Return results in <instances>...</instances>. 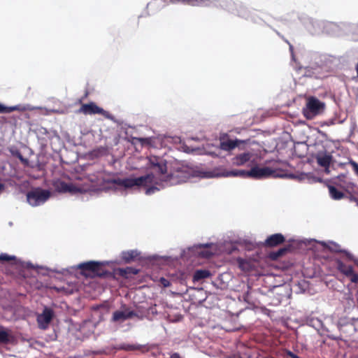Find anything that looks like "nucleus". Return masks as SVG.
Wrapping results in <instances>:
<instances>
[{
    "label": "nucleus",
    "instance_id": "1",
    "mask_svg": "<svg viewBox=\"0 0 358 358\" xmlns=\"http://www.w3.org/2000/svg\"><path fill=\"white\" fill-rule=\"evenodd\" d=\"M312 157L319 166H327L335 162L333 154L335 152L333 142L331 141H316L313 145Z\"/></svg>",
    "mask_w": 358,
    "mask_h": 358
},
{
    "label": "nucleus",
    "instance_id": "2",
    "mask_svg": "<svg viewBox=\"0 0 358 358\" xmlns=\"http://www.w3.org/2000/svg\"><path fill=\"white\" fill-rule=\"evenodd\" d=\"M316 53L306 52L303 55L302 64L299 65V70L301 71L303 76L309 78H321L322 66L319 64Z\"/></svg>",
    "mask_w": 358,
    "mask_h": 358
},
{
    "label": "nucleus",
    "instance_id": "3",
    "mask_svg": "<svg viewBox=\"0 0 358 358\" xmlns=\"http://www.w3.org/2000/svg\"><path fill=\"white\" fill-rule=\"evenodd\" d=\"M109 262L103 261H88L79 264L77 268L80 270V273L85 276L99 277L107 278L111 276L110 271L103 268V266L108 265Z\"/></svg>",
    "mask_w": 358,
    "mask_h": 358
},
{
    "label": "nucleus",
    "instance_id": "4",
    "mask_svg": "<svg viewBox=\"0 0 358 358\" xmlns=\"http://www.w3.org/2000/svg\"><path fill=\"white\" fill-rule=\"evenodd\" d=\"M154 178V174L150 173L138 177L112 178L109 180V182L117 186L122 187L124 189H130L135 187H146L148 184L153 182Z\"/></svg>",
    "mask_w": 358,
    "mask_h": 358
},
{
    "label": "nucleus",
    "instance_id": "5",
    "mask_svg": "<svg viewBox=\"0 0 358 358\" xmlns=\"http://www.w3.org/2000/svg\"><path fill=\"white\" fill-rule=\"evenodd\" d=\"M214 252L210 250H201L199 244H195L186 249H180L179 255H164L161 258L167 262H177L180 259L189 258L191 256H199L203 258H210Z\"/></svg>",
    "mask_w": 358,
    "mask_h": 358
},
{
    "label": "nucleus",
    "instance_id": "6",
    "mask_svg": "<svg viewBox=\"0 0 358 358\" xmlns=\"http://www.w3.org/2000/svg\"><path fill=\"white\" fill-rule=\"evenodd\" d=\"M203 177L206 178H229V177H238L241 178H249L248 170L243 169H231L227 170L222 166H216L212 170L204 171Z\"/></svg>",
    "mask_w": 358,
    "mask_h": 358
},
{
    "label": "nucleus",
    "instance_id": "7",
    "mask_svg": "<svg viewBox=\"0 0 358 358\" xmlns=\"http://www.w3.org/2000/svg\"><path fill=\"white\" fill-rule=\"evenodd\" d=\"M249 178L255 180H262L270 177L273 178H296V176L292 173L290 174H277L275 171L268 166L261 167L255 165L248 170Z\"/></svg>",
    "mask_w": 358,
    "mask_h": 358
},
{
    "label": "nucleus",
    "instance_id": "8",
    "mask_svg": "<svg viewBox=\"0 0 358 358\" xmlns=\"http://www.w3.org/2000/svg\"><path fill=\"white\" fill-rule=\"evenodd\" d=\"M51 192L40 187L31 188L26 194L28 203L36 207L44 204L51 196Z\"/></svg>",
    "mask_w": 358,
    "mask_h": 358
},
{
    "label": "nucleus",
    "instance_id": "9",
    "mask_svg": "<svg viewBox=\"0 0 358 358\" xmlns=\"http://www.w3.org/2000/svg\"><path fill=\"white\" fill-rule=\"evenodd\" d=\"M324 108V102L315 96H310L306 101V106L302 109V113L306 119L311 120L322 113Z\"/></svg>",
    "mask_w": 358,
    "mask_h": 358
},
{
    "label": "nucleus",
    "instance_id": "10",
    "mask_svg": "<svg viewBox=\"0 0 358 358\" xmlns=\"http://www.w3.org/2000/svg\"><path fill=\"white\" fill-rule=\"evenodd\" d=\"M329 182L331 184L343 189L348 193L355 192L357 187L353 182L352 179L350 177L348 171H345L343 173L331 177Z\"/></svg>",
    "mask_w": 358,
    "mask_h": 358
},
{
    "label": "nucleus",
    "instance_id": "11",
    "mask_svg": "<svg viewBox=\"0 0 358 358\" xmlns=\"http://www.w3.org/2000/svg\"><path fill=\"white\" fill-rule=\"evenodd\" d=\"M323 25V34L330 36L348 35V28L350 26L348 22H334L326 20H324Z\"/></svg>",
    "mask_w": 358,
    "mask_h": 358
},
{
    "label": "nucleus",
    "instance_id": "12",
    "mask_svg": "<svg viewBox=\"0 0 358 358\" xmlns=\"http://www.w3.org/2000/svg\"><path fill=\"white\" fill-rule=\"evenodd\" d=\"M55 317V313L51 308L45 306L42 313L38 314L36 318L39 329L45 330Z\"/></svg>",
    "mask_w": 358,
    "mask_h": 358
},
{
    "label": "nucleus",
    "instance_id": "13",
    "mask_svg": "<svg viewBox=\"0 0 358 358\" xmlns=\"http://www.w3.org/2000/svg\"><path fill=\"white\" fill-rule=\"evenodd\" d=\"M38 143L40 147L43 149L47 147L49 140L57 136V133L54 131H49L46 128L41 127L36 130Z\"/></svg>",
    "mask_w": 358,
    "mask_h": 358
},
{
    "label": "nucleus",
    "instance_id": "14",
    "mask_svg": "<svg viewBox=\"0 0 358 358\" xmlns=\"http://www.w3.org/2000/svg\"><path fill=\"white\" fill-rule=\"evenodd\" d=\"M304 24L306 30L311 35H320L323 34L324 20L308 17Z\"/></svg>",
    "mask_w": 358,
    "mask_h": 358
},
{
    "label": "nucleus",
    "instance_id": "15",
    "mask_svg": "<svg viewBox=\"0 0 358 358\" xmlns=\"http://www.w3.org/2000/svg\"><path fill=\"white\" fill-rule=\"evenodd\" d=\"M123 308L124 310H116L113 313L111 318L112 322H124L138 315L137 313H136L134 310H129L126 307L125 305L123 306Z\"/></svg>",
    "mask_w": 358,
    "mask_h": 358
},
{
    "label": "nucleus",
    "instance_id": "16",
    "mask_svg": "<svg viewBox=\"0 0 358 358\" xmlns=\"http://www.w3.org/2000/svg\"><path fill=\"white\" fill-rule=\"evenodd\" d=\"M248 141H249L248 139V140H241L238 138L231 139L229 138H220L219 148L222 150L229 152V151L233 150L236 148L239 147V145L241 144H245V143H248Z\"/></svg>",
    "mask_w": 358,
    "mask_h": 358
},
{
    "label": "nucleus",
    "instance_id": "17",
    "mask_svg": "<svg viewBox=\"0 0 358 358\" xmlns=\"http://www.w3.org/2000/svg\"><path fill=\"white\" fill-rule=\"evenodd\" d=\"M236 13L239 17L247 20H250L256 24H261L263 21L262 17L257 16L253 10H249L244 6H240L237 9Z\"/></svg>",
    "mask_w": 358,
    "mask_h": 358
},
{
    "label": "nucleus",
    "instance_id": "18",
    "mask_svg": "<svg viewBox=\"0 0 358 358\" xmlns=\"http://www.w3.org/2000/svg\"><path fill=\"white\" fill-rule=\"evenodd\" d=\"M138 269L131 266H127L125 268H117L113 269V271H110L112 275L108 276L107 278L115 279L116 278V275H119L124 278H129L132 275L138 274Z\"/></svg>",
    "mask_w": 358,
    "mask_h": 358
},
{
    "label": "nucleus",
    "instance_id": "19",
    "mask_svg": "<svg viewBox=\"0 0 358 358\" xmlns=\"http://www.w3.org/2000/svg\"><path fill=\"white\" fill-rule=\"evenodd\" d=\"M285 242V237L281 233H276L268 236L264 241V245L266 247H275Z\"/></svg>",
    "mask_w": 358,
    "mask_h": 358
},
{
    "label": "nucleus",
    "instance_id": "20",
    "mask_svg": "<svg viewBox=\"0 0 358 358\" xmlns=\"http://www.w3.org/2000/svg\"><path fill=\"white\" fill-rule=\"evenodd\" d=\"M17 339L10 330L0 327V344H15Z\"/></svg>",
    "mask_w": 358,
    "mask_h": 358
},
{
    "label": "nucleus",
    "instance_id": "21",
    "mask_svg": "<svg viewBox=\"0 0 358 358\" xmlns=\"http://www.w3.org/2000/svg\"><path fill=\"white\" fill-rule=\"evenodd\" d=\"M101 111V108L98 106L94 102H90L88 103H84L78 109V113H83L85 115H95L99 114Z\"/></svg>",
    "mask_w": 358,
    "mask_h": 358
},
{
    "label": "nucleus",
    "instance_id": "22",
    "mask_svg": "<svg viewBox=\"0 0 358 358\" xmlns=\"http://www.w3.org/2000/svg\"><path fill=\"white\" fill-rule=\"evenodd\" d=\"M321 245H322L326 248H328L331 252H334L337 253H343L344 254L347 258H352V254H351L349 251L345 249H341L340 245L338 243L330 241L329 245H328L324 241L320 242Z\"/></svg>",
    "mask_w": 358,
    "mask_h": 358
},
{
    "label": "nucleus",
    "instance_id": "23",
    "mask_svg": "<svg viewBox=\"0 0 358 358\" xmlns=\"http://www.w3.org/2000/svg\"><path fill=\"white\" fill-rule=\"evenodd\" d=\"M252 155L250 152H244L241 154L236 155L231 159V164L234 166H243L245 163L250 161Z\"/></svg>",
    "mask_w": 358,
    "mask_h": 358
},
{
    "label": "nucleus",
    "instance_id": "24",
    "mask_svg": "<svg viewBox=\"0 0 358 358\" xmlns=\"http://www.w3.org/2000/svg\"><path fill=\"white\" fill-rule=\"evenodd\" d=\"M310 288L309 281L305 279H301L292 282V289L297 294H304Z\"/></svg>",
    "mask_w": 358,
    "mask_h": 358
},
{
    "label": "nucleus",
    "instance_id": "25",
    "mask_svg": "<svg viewBox=\"0 0 358 358\" xmlns=\"http://www.w3.org/2000/svg\"><path fill=\"white\" fill-rule=\"evenodd\" d=\"M208 3H210V6L222 8L230 12L233 11L232 8L234 5V3L231 0H210Z\"/></svg>",
    "mask_w": 358,
    "mask_h": 358
},
{
    "label": "nucleus",
    "instance_id": "26",
    "mask_svg": "<svg viewBox=\"0 0 358 358\" xmlns=\"http://www.w3.org/2000/svg\"><path fill=\"white\" fill-rule=\"evenodd\" d=\"M140 255L141 252L138 250H125L121 252V258L125 263L129 264L134 261Z\"/></svg>",
    "mask_w": 358,
    "mask_h": 358
},
{
    "label": "nucleus",
    "instance_id": "27",
    "mask_svg": "<svg viewBox=\"0 0 358 358\" xmlns=\"http://www.w3.org/2000/svg\"><path fill=\"white\" fill-rule=\"evenodd\" d=\"M210 0H171L173 3L181 2L185 4L189 5L191 6H206L210 7V3H208Z\"/></svg>",
    "mask_w": 358,
    "mask_h": 358
},
{
    "label": "nucleus",
    "instance_id": "28",
    "mask_svg": "<svg viewBox=\"0 0 358 358\" xmlns=\"http://www.w3.org/2000/svg\"><path fill=\"white\" fill-rule=\"evenodd\" d=\"M8 150L13 157H17L22 164L25 166H29V161L28 159L24 157L21 154L20 150L15 146H10L8 148Z\"/></svg>",
    "mask_w": 358,
    "mask_h": 358
},
{
    "label": "nucleus",
    "instance_id": "29",
    "mask_svg": "<svg viewBox=\"0 0 358 358\" xmlns=\"http://www.w3.org/2000/svg\"><path fill=\"white\" fill-rule=\"evenodd\" d=\"M211 275V273L208 269H197L194 271L192 276L193 282H197L200 280H205Z\"/></svg>",
    "mask_w": 358,
    "mask_h": 358
},
{
    "label": "nucleus",
    "instance_id": "30",
    "mask_svg": "<svg viewBox=\"0 0 358 358\" xmlns=\"http://www.w3.org/2000/svg\"><path fill=\"white\" fill-rule=\"evenodd\" d=\"M348 164H350L358 176V163L352 159H350L348 162H338L335 159V162L331 164V169L336 170L338 168H344Z\"/></svg>",
    "mask_w": 358,
    "mask_h": 358
},
{
    "label": "nucleus",
    "instance_id": "31",
    "mask_svg": "<svg viewBox=\"0 0 358 358\" xmlns=\"http://www.w3.org/2000/svg\"><path fill=\"white\" fill-rule=\"evenodd\" d=\"M144 348H146V351H148V348L147 347V345H141V344H129V343H122L120 344L117 349L118 350H124L126 351H131V350H141Z\"/></svg>",
    "mask_w": 358,
    "mask_h": 358
},
{
    "label": "nucleus",
    "instance_id": "32",
    "mask_svg": "<svg viewBox=\"0 0 358 358\" xmlns=\"http://www.w3.org/2000/svg\"><path fill=\"white\" fill-rule=\"evenodd\" d=\"M292 248H293V247L292 245H290V244L286 245L282 248H280L276 251L271 252V257L273 259H277L284 256L287 252L292 251Z\"/></svg>",
    "mask_w": 358,
    "mask_h": 358
},
{
    "label": "nucleus",
    "instance_id": "33",
    "mask_svg": "<svg viewBox=\"0 0 358 358\" xmlns=\"http://www.w3.org/2000/svg\"><path fill=\"white\" fill-rule=\"evenodd\" d=\"M331 198L334 200H341L345 196L344 193L339 190L334 185H329L327 186Z\"/></svg>",
    "mask_w": 358,
    "mask_h": 358
},
{
    "label": "nucleus",
    "instance_id": "34",
    "mask_svg": "<svg viewBox=\"0 0 358 358\" xmlns=\"http://www.w3.org/2000/svg\"><path fill=\"white\" fill-rule=\"evenodd\" d=\"M152 170H153L155 173H159V174H165L167 172V166H166V161L164 159L163 161H161V162L157 165L155 167H154Z\"/></svg>",
    "mask_w": 358,
    "mask_h": 358
},
{
    "label": "nucleus",
    "instance_id": "35",
    "mask_svg": "<svg viewBox=\"0 0 358 358\" xmlns=\"http://www.w3.org/2000/svg\"><path fill=\"white\" fill-rule=\"evenodd\" d=\"M73 185L71 184H68L66 182L61 181L57 186V190L60 192H73L74 189H73Z\"/></svg>",
    "mask_w": 358,
    "mask_h": 358
},
{
    "label": "nucleus",
    "instance_id": "36",
    "mask_svg": "<svg viewBox=\"0 0 358 358\" xmlns=\"http://www.w3.org/2000/svg\"><path fill=\"white\" fill-rule=\"evenodd\" d=\"M164 159L157 157V156H151L148 158V164L149 167L152 169L154 167H155L157 165H158L161 161H163Z\"/></svg>",
    "mask_w": 358,
    "mask_h": 358
},
{
    "label": "nucleus",
    "instance_id": "37",
    "mask_svg": "<svg viewBox=\"0 0 358 358\" xmlns=\"http://www.w3.org/2000/svg\"><path fill=\"white\" fill-rule=\"evenodd\" d=\"M307 324L316 329L322 327V322L318 318H310L307 321Z\"/></svg>",
    "mask_w": 358,
    "mask_h": 358
},
{
    "label": "nucleus",
    "instance_id": "38",
    "mask_svg": "<svg viewBox=\"0 0 358 358\" xmlns=\"http://www.w3.org/2000/svg\"><path fill=\"white\" fill-rule=\"evenodd\" d=\"M349 24L351 26H350V27L348 28V35L358 34V22L356 24L349 22Z\"/></svg>",
    "mask_w": 358,
    "mask_h": 358
},
{
    "label": "nucleus",
    "instance_id": "39",
    "mask_svg": "<svg viewBox=\"0 0 358 358\" xmlns=\"http://www.w3.org/2000/svg\"><path fill=\"white\" fill-rule=\"evenodd\" d=\"M14 111L13 106H7L0 103V114L10 113Z\"/></svg>",
    "mask_w": 358,
    "mask_h": 358
},
{
    "label": "nucleus",
    "instance_id": "40",
    "mask_svg": "<svg viewBox=\"0 0 358 358\" xmlns=\"http://www.w3.org/2000/svg\"><path fill=\"white\" fill-rule=\"evenodd\" d=\"M17 257L15 255H9L6 253L0 254V261L8 262L10 260H16Z\"/></svg>",
    "mask_w": 358,
    "mask_h": 358
},
{
    "label": "nucleus",
    "instance_id": "41",
    "mask_svg": "<svg viewBox=\"0 0 358 358\" xmlns=\"http://www.w3.org/2000/svg\"><path fill=\"white\" fill-rule=\"evenodd\" d=\"M99 114L102 115L104 117H106L108 120L115 122V117L111 113H110L108 111L105 110L102 108H101V111H100V113Z\"/></svg>",
    "mask_w": 358,
    "mask_h": 358
},
{
    "label": "nucleus",
    "instance_id": "42",
    "mask_svg": "<svg viewBox=\"0 0 358 358\" xmlns=\"http://www.w3.org/2000/svg\"><path fill=\"white\" fill-rule=\"evenodd\" d=\"M157 191H159V188L155 185H152L145 189V194L146 195H152L157 192Z\"/></svg>",
    "mask_w": 358,
    "mask_h": 358
},
{
    "label": "nucleus",
    "instance_id": "43",
    "mask_svg": "<svg viewBox=\"0 0 358 358\" xmlns=\"http://www.w3.org/2000/svg\"><path fill=\"white\" fill-rule=\"evenodd\" d=\"M337 269L342 273L345 270L348 266H346L341 259H337L336 261Z\"/></svg>",
    "mask_w": 358,
    "mask_h": 358
},
{
    "label": "nucleus",
    "instance_id": "44",
    "mask_svg": "<svg viewBox=\"0 0 358 358\" xmlns=\"http://www.w3.org/2000/svg\"><path fill=\"white\" fill-rule=\"evenodd\" d=\"M159 282L164 287H169L171 285L170 281L164 277L160 278Z\"/></svg>",
    "mask_w": 358,
    "mask_h": 358
},
{
    "label": "nucleus",
    "instance_id": "45",
    "mask_svg": "<svg viewBox=\"0 0 358 358\" xmlns=\"http://www.w3.org/2000/svg\"><path fill=\"white\" fill-rule=\"evenodd\" d=\"M355 272L352 266H348L345 270L343 271V273L345 276L348 277L352 275V273Z\"/></svg>",
    "mask_w": 358,
    "mask_h": 358
},
{
    "label": "nucleus",
    "instance_id": "46",
    "mask_svg": "<svg viewBox=\"0 0 358 358\" xmlns=\"http://www.w3.org/2000/svg\"><path fill=\"white\" fill-rule=\"evenodd\" d=\"M201 246V250H209L208 249L214 245L213 243H199Z\"/></svg>",
    "mask_w": 358,
    "mask_h": 358
},
{
    "label": "nucleus",
    "instance_id": "47",
    "mask_svg": "<svg viewBox=\"0 0 358 358\" xmlns=\"http://www.w3.org/2000/svg\"><path fill=\"white\" fill-rule=\"evenodd\" d=\"M350 278V281L354 283L358 282V274L355 272H353L352 275H349Z\"/></svg>",
    "mask_w": 358,
    "mask_h": 358
},
{
    "label": "nucleus",
    "instance_id": "48",
    "mask_svg": "<svg viewBox=\"0 0 358 358\" xmlns=\"http://www.w3.org/2000/svg\"><path fill=\"white\" fill-rule=\"evenodd\" d=\"M250 289H251V287L250 286H248V290L243 294L244 300L246 302H249V301H250Z\"/></svg>",
    "mask_w": 358,
    "mask_h": 358
},
{
    "label": "nucleus",
    "instance_id": "49",
    "mask_svg": "<svg viewBox=\"0 0 358 358\" xmlns=\"http://www.w3.org/2000/svg\"><path fill=\"white\" fill-rule=\"evenodd\" d=\"M13 108L15 110H17V111H24L27 110V108L24 106H22L20 104L19 105H15V106H13Z\"/></svg>",
    "mask_w": 358,
    "mask_h": 358
},
{
    "label": "nucleus",
    "instance_id": "50",
    "mask_svg": "<svg viewBox=\"0 0 358 358\" xmlns=\"http://www.w3.org/2000/svg\"><path fill=\"white\" fill-rule=\"evenodd\" d=\"M324 169V171L326 174H329L331 173V165H328L327 166H321Z\"/></svg>",
    "mask_w": 358,
    "mask_h": 358
},
{
    "label": "nucleus",
    "instance_id": "51",
    "mask_svg": "<svg viewBox=\"0 0 358 358\" xmlns=\"http://www.w3.org/2000/svg\"><path fill=\"white\" fill-rule=\"evenodd\" d=\"M336 123V120L335 119H330L327 121H326L324 124H326L327 126H330V125H333Z\"/></svg>",
    "mask_w": 358,
    "mask_h": 358
},
{
    "label": "nucleus",
    "instance_id": "52",
    "mask_svg": "<svg viewBox=\"0 0 358 358\" xmlns=\"http://www.w3.org/2000/svg\"><path fill=\"white\" fill-rule=\"evenodd\" d=\"M318 132L324 138V141H329L327 139V134L325 132H324V131H322L321 130H318Z\"/></svg>",
    "mask_w": 358,
    "mask_h": 358
},
{
    "label": "nucleus",
    "instance_id": "53",
    "mask_svg": "<svg viewBox=\"0 0 358 358\" xmlns=\"http://www.w3.org/2000/svg\"><path fill=\"white\" fill-rule=\"evenodd\" d=\"M348 260L353 262L358 266V259L352 255V258H348Z\"/></svg>",
    "mask_w": 358,
    "mask_h": 358
},
{
    "label": "nucleus",
    "instance_id": "54",
    "mask_svg": "<svg viewBox=\"0 0 358 358\" xmlns=\"http://www.w3.org/2000/svg\"><path fill=\"white\" fill-rule=\"evenodd\" d=\"M26 268H34L35 266L31 262H27L26 263Z\"/></svg>",
    "mask_w": 358,
    "mask_h": 358
},
{
    "label": "nucleus",
    "instance_id": "55",
    "mask_svg": "<svg viewBox=\"0 0 358 358\" xmlns=\"http://www.w3.org/2000/svg\"><path fill=\"white\" fill-rule=\"evenodd\" d=\"M289 50L291 52L292 59V60H295V57H294V52H293V46L291 44H289Z\"/></svg>",
    "mask_w": 358,
    "mask_h": 358
},
{
    "label": "nucleus",
    "instance_id": "56",
    "mask_svg": "<svg viewBox=\"0 0 358 358\" xmlns=\"http://www.w3.org/2000/svg\"><path fill=\"white\" fill-rule=\"evenodd\" d=\"M50 338H51V340H52V341H55V340H57V334L55 333V331H54L53 334H52V335L50 336Z\"/></svg>",
    "mask_w": 358,
    "mask_h": 358
},
{
    "label": "nucleus",
    "instance_id": "57",
    "mask_svg": "<svg viewBox=\"0 0 358 358\" xmlns=\"http://www.w3.org/2000/svg\"><path fill=\"white\" fill-rule=\"evenodd\" d=\"M171 178H172V175L169 174L166 176V179L163 180V182H167Z\"/></svg>",
    "mask_w": 358,
    "mask_h": 358
},
{
    "label": "nucleus",
    "instance_id": "58",
    "mask_svg": "<svg viewBox=\"0 0 358 358\" xmlns=\"http://www.w3.org/2000/svg\"><path fill=\"white\" fill-rule=\"evenodd\" d=\"M5 189V185L0 181V193Z\"/></svg>",
    "mask_w": 358,
    "mask_h": 358
},
{
    "label": "nucleus",
    "instance_id": "59",
    "mask_svg": "<svg viewBox=\"0 0 358 358\" xmlns=\"http://www.w3.org/2000/svg\"><path fill=\"white\" fill-rule=\"evenodd\" d=\"M139 141L141 142H144L148 141V138H140Z\"/></svg>",
    "mask_w": 358,
    "mask_h": 358
},
{
    "label": "nucleus",
    "instance_id": "60",
    "mask_svg": "<svg viewBox=\"0 0 358 358\" xmlns=\"http://www.w3.org/2000/svg\"><path fill=\"white\" fill-rule=\"evenodd\" d=\"M196 290L199 292H202L203 291V288H197Z\"/></svg>",
    "mask_w": 358,
    "mask_h": 358
},
{
    "label": "nucleus",
    "instance_id": "61",
    "mask_svg": "<svg viewBox=\"0 0 358 358\" xmlns=\"http://www.w3.org/2000/svg\"><path fill=\"white\" fill-rule=\"evenodd\" d=\"M210 155L212 156H217V154H215L214 152H210Z\"/></svg>",
    "mask_w": 358,
    "mask_h": 358
},
{
    "label": "nucleus",
    "instance_id": "62",
    "mask_svg": "<svg viewBox=\"0 0 358 358\" xmlns=\"http://www.w3.org/2000/svg\"><path fill=\"white\" fill-rule=\"evenodd\" d=\"M357 149L358 150V143H357Z\"/></svg>",
    "mask_w": 358,
    "mask_h": 358
},
{
    "label": "nucleus",
    "instance_id": "63",
    "mask_svg": "<svg viewBox=\"0 0 358 358\" xmlns=\"http://www.w3.org/2000/svg\"><path fill=\"white\" fill-rule=\"evenodd\" d=\"M357 206H358V201H357Z\"/></svg>",
    "mask_w": 358,
    "mask_h": 358
}]
</instances>
